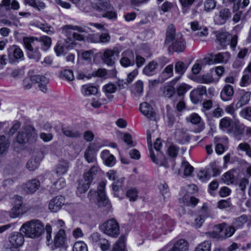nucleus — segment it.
Returning a JSON list of instances; mask_svg holds the SVG:
<instances>
[{"label":"nucleus","instance_id":"5","mask_svg":"<svg viewBox=\"0 0 251 251\" xmlns=\"http://www.w3.org/2000/svg\"><path fill=\"white\" fill-rule=\"evenodd\" d=\"M105 182H100L98 186V192L91 190L88 194V197L90 200H94L99 206H107V208H110L111 205L105 193Z\"/></svg>","mask_w":251,"mask_h":251},{"label":"nucleus","instance_id":"62","mask_svg":"<svg viewBox=\"0 0 251 251\" xmlns=\"http://www.w3.org/2000/svg\"><path fill=\"white\" fill-rule=\"evenodd\" d=\"M238 150L245 151L246 154L251 157V148L248 143H241L239 144Z\"/></svg>","mask_w":251,"mask_h":251},{"label":"nucleus","instance_id":"40","mask_svg":"<svg viewBox=\"0 0 251 251\" xmlns=\"http://www.w3.org/2000/svg\"><path fill=\"white\" fill-rule=\"evenodd\" d=\"M235 174H236L235 170L229 171L223 176L222 180L227 184H232L234 181Z\"/></svg>","mask_w":251,"mask_h":251},{"label":"nucleus","instance_id":"38","mask_svg":"<svg viewBox=\"0 0 251 251\" xmlns=\"http://www.w3.org/2000/svg\"><path fill=\"white\" fill-rule=\"evenodd\" d=\"M211 169H204L201 170L199 171L198 173V176L199 179L202 182L207 181L209 180L211 176H215V175L214 174H211Z\"/></svg>","mask_w":251,"mask_h":251},{"label":"nucleus","instance_id":"45","mask_svg":"<svg viewBox=\"0 0 251 251\" xmlns=\"http://www.w3.org/2000/svg\"><path fill=\"white\" fill-rule=\"evenodd\" d=\"M54 50L57 56H60L67 53L68 50L66 46L61 42H58L54 48Z\"/></svg>","mask_w":251,"mask_h":251},{"label":"nucleus","instance_id":"49","mask_svg":"<svg viewBox=\"0 0 251 251\" xmlns=\"http://www.w3.org/2000/svg\"><path fill=\"white\" fill-rule=\"evenodd\" d=\"M42 45V49L44 50H47L51 46V39L47 36H42L39 41Z\"/></svg>","mask_w":251,"mask_h":251},{"label":"nucleus","instance_id":"39","mask_svg":"<svg viewBox=\"0 0 251 251\" xmlns=\"http://www.w3.org/2000/svg\"><path fill=\"white\" fill-rule=\"evenodd\" d=\"M194 168L190 163L185 161L183 160L181 166V170L183 171V175L185 176H190L194 172Z\"/></svg>","mask_w":251,"mask_h":251},{"label":"nucleus","instance_id":"16","mask_svg":"<svg viewBox=\"0 0 251 251\" xmlns=\"http://www.w3.org/2000/svg\"><path fill=\"white\" fill-rule=\"evenodd\" d=\"M231 15V13L228 9L222 8L218 13H215L214 22L217 25H223L230 18Z\"/></svg>","mask_w":251,"mask_h":251},{"label":"nucleus","instance_id":"11","mask_svg":"<svg viewBox=\"0 0 251 251\" xmlns=\"http://www.w3.org/2000/svg\"><path fill=\"white\" fill-rule=\"evenodd\" d=\"M106 176L109 180L113 181L111 187L114 191H118L122 188L124 178L119 177L117 171L110 170L106 173Z\"/></svg>","mask_w":251,"mask_h":251},{"label":"nucleus","instance_id":"24","mask_svg":"<svg viewBox=\"0 0 251 251\" xmlns=\"http://www.w3.org/2000/svg\"><path fill=\"white\" fill-rule=\"evenodd\" d=\"M101 158L104 163V164L109 167H112L116 163L115 157L111 154L109 151L103 150L101 151Z\"/></svg>","mask_w":251,"mask_h":251},{"label":"nucleus","instance_id":"43","mask_svg":"<svg viewBox=\"0 0 251 251\" xmlns=\"http://www.w3.org/2000/svg\"><path fill=\"white\" fill-rule=\"evenodd\" d=\"M194 251H211V243L209 241H204L195 247Z\"/></svg>","mask_w":251,"mask_h":251},{"label":"nucleus","instance_id":"44","mask_svg":"<svg viewBox=\"0 0 251 251\" xmlns=\"http://www.w3.org/2000/svg\"><path fill=\"white\" fill-rule=\"evenodd\" d=\"M9 141L5 136H0V154L7 151Z\"/></svg>","mask_w":251,"mask_h":251},{"label":"nucleus","instance_id":"22","mask_svg":"<svg viewBox=\"0 0 251 251\" xmlns=\"http://www.w3.org/2000/svg\"><path fill=\"white\" fill-rule=\"evenodd\" d=\"M191 29L195 32L197 36L202 37L208 35V29L206 26L201 25L197 21L191 22L189 23Z\"/></svg>","mask_w":251,"mask_h":251},{"label":"nucleus","instance_id":"32","mask_svg":"<svg viewBox=\"0 0 251 251\" xmlns=\"http://www.w3.org/2000/svg\"><path fill=\"white\" fill-rule=\"evenodd\" d=\"M69 168L68 162L65 160H61L56 165L55 172L58 176L64 175L67 173Z\"/></svg>","mask_w":251,"mask_h":251},{"label":"nucleus","instance_id":"41","mask_svg":"<svg viewBox=\"0 0 251 251\" xmlns=\"http://www.w3.org/2000/svg\"><path fill=\"white\" fill-rule=\"evenodd\" d=\"M157 63L155 61L151 62L143 69V73L147 75H152L155 73L157 67Z\"/></svg>","mask_w":251,"mask_h":251},{"label":"nucleus","instance_id":"58","mask_svg":"<svg viewBox=\"0 0 251 251\" xmlns=\"http://www.w3.org/2000/svg\"><path fill=\"white\" fill-rule=\"evenodd\" d=\"M247 217L245 215L237 218L233 222V226L237 228H241L247 222Z\"/></svg>","mask_w":251,"mask_h":251},{"label":"nucleus","instance_id":"59","mask_svg":"<svg viewBox=\"0 0 251 251\" xmlns=\"http://www.w3.org/2000/svg\"><path fill=\"white\" fill-rule=\"evenodd\" d=\"M61 77L68 81H72L74 79V75L72 71L70 70H64L61 72Z\"/></svg>","mask_w":251,"mask_h":251},{"label":"nucleus","instance_id":"19","mask_svg":"<svg viewBox=\"0 0 251 251\" xmlns=\"http://www.w3.org/2000/svg\"><path fill=\"white\" fill-rule=\"evenodd\" d=\"M24 236V235L21 232H13L8 239L9 245L19 248L21 247L25 242Z\"/></svg>","mask_w":251,"mask_h":251},{"label":"nucleus","instance_id":"6","mask_svg":"<svg viewBox=\"0 0 251 251\" xmlns=\"http://www.w3.org/2000/svg\"><path fill=\"white\" fill-rule=\"evenodd\" d=\"M93 8L98 11L104 12L102 15L103 18L110 20H116L117 19V14L110 5L109 0H97Z\"/></svg>","mask_w":251,"mask_h":251},{"label":"nucleus","instance_id":"47","mask_svg":"<svg viewBox=\"0 0 251 251\" xmlns=\"http://www.w3.org/2000/svg\"><path fill=\"white\" fill-rule=\"evenodd\" d=\"M40 162L39 158H31L27 162L26 168L29 171H34L39 167Z\"/></svg>","mask_w":251,"mask_h":251},{"label":"nucleus","instance_id":"60","mask_svg":"<svg viewBox=\"0 0 251 251\" xmlns=\"http://www.w3.org/2000/svg\"><path fill=\"white\" fill-rule=\"evenodd\" d=\"M187 67L184 63L181 61H178L175 65V71L176 73L182 75L185 72Z\"/></svg>","mask_w":251,"mask_h":251},{"label":"nucleus","instance_id":"27","mask_svg":"<svg viewBox=\"0 0 251 251\" xmlns=\"http://www.w3.org/2000/svg\"><path fill=\"white\" fill-rule=\"evenodd\" d=\"M234 94L233 88L230 85H226L222 90L220 97L223 101L230 100Z\"/></svg>","mask_w":251,"mask_h":251},{"label":"nucleus","instance_id":"42","mask_svg":"<svg viewBox=\"0 0 251 251\" xmlns=\"http://www.w3.org/2000/svg\"><path fill=\"white\" fill-rule=\"evenodd\" d=\"M25 2L39 11L46 7L45 3L39 0H25Z\"/></svg>","mask_w":251,"mask_h":251},{"label":"nucleus","instance_id":"33","mask_svg":"<svg viewBox=\"0 0 251 251\" xmlns=\"http://www.w3.org/2000/svg\"><path fill=\"white\" fill-rule=\"evenodd\" d=\"M66 241L65 232L64 229H60L55 234L54 238V244L56 247L63 246Z\"/></svg>","mask_w":251,"mask_h":251},{"label":"nucleus","instance_id":"55","mask_svg":"<svg viewBox=\"0 0 251 251\" xmlns=\"http://www.w3.org/2000/svg\"><path fill=\"white\" fill-rule=\"evenodd\" d=\"M126 196L130 201H135L138 198V191L136 188H131L127 191Z\"/></svg>","mask_w":251,"mask_h":251},{"label":"nucleus","instance_id":"64","mask_svg":"<svg viewBox=\"0 0 251 251\" xmlns=\"http://www.w3.org/2000/svg\"><path fill=\"white\" fill-rule=\"evenodd\" d=\"M240 115L248 120H251V107H246L241 110Z\"/></svg>","mask_w":251,"mask_h":251},{"label":"nucleus","instance_id":"1","mask_svg":"<svg viewBox=\"0 0 251 251\" xmlns=\"http://www.w3.org/2000/svg\"><path fill=\"white\" fill-rule=\"evenodd\" d=\"M20 231L26 238L36 239L44 234V224L39 220H31L24 223L21 226Z\"/></svg>","mask_w":251,"mask_h":251},{"label":"nucleus","instance_id":"25","mask_svg":"<svg viewBox=\"0 0 251 251\" xmlns=\"http://www.w3.org/2000/svg\"><path fill=\"white\" fill-rule=\"evenodd\" d=\"M189 78L199 83L209 84L215 81L211 73H206L198 76L191 75Z\"/></svg>","mask_w":251,"mask_h":251},{"label":"nucleus","instance_id":"2","mask_svg":"<svg viewBox=\"0 0 251 251\" xmlns=\"http://www.w3.org/2000/svg\"><path fill=\"white\" fill-rule=\"evenodd\" d=\"M165 44L170 50L176 52H182L186 48V42L182 35L176 33L173 26L169 27L167 31Z\"/></svg>","mask_w":251,"mask_h":251},{"label":"nucleus","instance_id":"61","mask_svg":"<svg viewBox=\"0 0 251 251\" xmlns=\"http://www.w3.org/2000/svg\"><path fill=\"white\" fill-rule=\"evenodd\" d=\"M216 3L214 0H205L204 2V9L207 12L213 10L216 7Z\"/></svg>","mask_w":251,"mask_h":251},{"label":"nucleus","instance_id":"37","mask_svg":"<svg viewBox=\"0 0 251 251\" xmlns=\"http://www.w3.org/2000/svg\"><path fill=\"white\" fill-rule=\"evenodd\" d=\"M37 42H38V39L33 37H24L23 39L24 45L27 49V51L33 50L35 43Z\"/></svg>","mask_w":251,"mask_h":251},{"label":"nucleus","instance_id":"52","mask_svg":"<svg viewBox=\"0 0 251 251\" xmlns=\"http://www.w3.org/2000/svg\"><path fill=\"white\" fill-rule=\"evenodd\" d=\"M78 56L86 61H91L95 56L92 50H87L78 53Z\"/></svg>","mask_w":251,"mask_h":251},{"label":"nucleus","instance_id":"15","mask_svg":"<svg viewBox=\"0 0 251 251\" xmlns=\"http://www.w3.org/2000/svg\"><path fill=\"white\" fill-rule=\"evenodd\" d=\"M235 231L233 226H227L225 224L218 225L215 227V232L221 238H227L232 236Z\"/></svg>","mask_w":251,"mask_h":251},{"label":"nucleus","instance_id":"12","mask_svg":"<svg viewBox=\"0 0 251 251\" xmlns=\"http://www.w3.org/2000/svg\"><path fill=\"white\" fill-rule=\"evenodd\" d=\"M173 251H188L189 245L187 240L183 238H175L167 245Z\"/></svg>","mask_w":251,"mask_h":251},{"label":"nucleus","instance_id":"13","mask_svg":"<svg viewBox=\"0 0 251 251\" xmlns=\"http://www.w3.org/2000/svg\"><path fill=\"white\" fill-rule=\"evenodd\" d=\"M31 80H36V82L38 83L39 87L43 92L47 91V84L49 81L48 79L44 76L33 75L30 77L25 78L24 80V85L26 89L31 88V84H26V81Z\"/></svg>","mask_w":251,"mask_h":251},{"label":"nucleus","instance_id":"51","mask_svg":"<svg viewBox=\"0 0 251 251\" xmlns=\"http://www.w3.org/2000/svg\"><path fill=\"white\" fill-rule=\"evenodd\" d=\"M174 81L170 84L167 85L163 88V93L166 97L170 98L175 93V88L173 86Z\"/></svg>","mask_w":251,"mask_h":251},{"label":"nucleus","instance_id":"26","mask_svg":"<svg viewBox=\"0 0 251 251\" xmlns=\"http://www.w3.org/2000/svg\"><path fill=\"white\" fill-rule=\"evenodd\" d=\"M210 60L209 57L197 60L192 67L191 71L194 75L198 74L202 68L206 65H210Z\"/></svg>","mask_w":251,"mask_h":251},{"label":"nucleus","instance_id":"10","mask_svg":"<svg viewBox=\"0 0 251 251\" xmlns=\"http://www.w3.org/2000/svg\"><path fill=\"white\" fill-rule=\"evenodd\" d=\"M119 53V51L117 49H107L103 51L101 58L107 66L113 67L117 61L115 56H118Z\"/></svg>","mask_w":251,"mask_h":251},{"label":"nucleus","instance_id":"46","mask_svg":"<svg viewBox=\"0 0 251 251\" xmlns=\"http://www.w3.org/2000/svg\"><path fill=\"white\" fill-rule=\"evenodd\" d=\"M102 238L99 233L94 232L88 237V240L93 246H97Z\"/></svg>","mask_w":251,"mask_h":251},{"label":"nucleus","instance_id":"53","mask_svg":"<svg viewBox=\"0 0 251 251\" xmlns=\"http://www.w3.org/2000/svg\"><path fill=\"white\" fill-rule=\"evenodd\" d=\"M111 251H126L125 239L121 238L118 240L114 244Z\"/></svg>","mask_w":251,"mask_h":251},{"label":"nucleus","instance_id":"14","mask_svg":"<svg viewBox=\"0 0 251 251\" xmlns=\"http://www.w3.org/2000/svg\"><path fill=\"white\" fill-rule=\"evenodd\" d=\"M121 56L120 63L122 67L127 68L134 65V55L132 50H125L122 53Z\"/></svg>","mask_w":251,"mask_h":251},{"label":"nucleus","instance_id":"29","mask_svg":"<svg viewBox=\"0 0 251 251\" xmlns=\"http://www.w3.org/2000/svg\"><path fill=\"white\" fill-rule=\"evenodd\" d=\"M26 212V207L24 205H14L9 212V216L13 219L24 215Z\"/></svg>","mask_w":251,"mask_h":251},{"label":"nucleus","instance_id":"31","mask_svg":"<svg viewBox=\"0 0 251 251\" xmlns=\"http://www.w3.org/2000/svg\"><path fill=\"white\" fill-rule=\"evenodd\" d=\"M140 112L147 117L153 119L154 118V113L153 108L147 102L142 103L140 105Z\"/></svg>","mask_w":251,"mask_h":251},{"label":"nucleus","instance_id":"56","mask_svg":"<svg viewBox=\"0 0 251 251\" xmlns=\"http://www.w3.org/2000/svg\"><path fill=\"white\" fill-rule=\"evenodd\" d=\"M183 202L187 205H196L198 202V200L196 198L192 197L189 195H186L183 198Z\"/></svg>","mask_w":251,"mask_h":251},{"label":"nucleus","instance_id":"50","mask_svg":"<svg viewBox=\"0 0 251 251\" xmlns=\"http://www.w3.org/2000/svg\"><path fill=\"white\" fill-rule=\"evenodd\" d=\"M63 133L66 136L71 138H76L80 135V133L78 130L71 128H66L63 129Z\"/></svg>","mask_w":251,"mask_h":251},{"label":"nucleus","instance_id":"23","mask_svg":"<svg viewBox=\"0 0 251 251\" xmlns=\"http://www.w3.org/2000/svg\"><path fill=\"white\" fill-rule=\"evenodd\" d=\"M210 60V65L218 63H226L230 58V54L228 52L219 53L208 57Z\"/></svg>","mask_w":251,"mask_h":251},{"label":"nucleus","instance_id":"28","mask_svg":"<svg viewBox=\"0 0 251 251\" xmlns=\"http://www.w3.org/2000/svg\"><path fill=\"white\" fill-rule=\"evenodd\" d=\"M251 83V62L245 69L240 82V86L246 87Z\"/></svg>","mask_w":251,"mask_h":251},{"label":"nucleus","instance_id":"34","mask_svg":"<svg viewBox=\"0 0 251 251\" xmlns=\"http://www.w3.org/2000/svg\"><path fill=\"white\" fill-rule=\"evenodd\" d=\"M217 40L222 47H224L229 43L230 35L226 32H218L216 34Z\"/></svg>","mask_w":251,"mask_h":251},{"label":"nucleus","instance_id":"36","mask_svg":"<svg viewBox=\"0 0 251 251\" xmlns=\"http://www.w3.org/2000/svg\"><path fill=\"white\" fill-rule=\"evenodd\" d=\"M98 89L97 86L91 84H86L82 86L81 88V93L85 96H89L96 94Z\"/></svg>","mask_w":251,"mask_h":251},{"label":"nucleus","instance_id":"3","mask_svg":"<svg viewBox=\"0 0 251 251\" xmlns=\"http://www.w3.org/2000/svg\"><path fill=\"white\" fill-rule=\"evenodd\" d=\"M95 28L101 31L105 30V28L101 24L93 23L88 24V26L66 25L64 27V29L73 30L72 34L74 38L78 41L84 40L87 38V33L90 31L95 32Z\"/></svg>","mask_w":251,"mask_h":251},{"label":"nucleus","instance_id":"57","mask_svg":"<svg viewBox=\"0 0 251 251\" xmlns=\"http://www.w3.org/2000/svg\"><path fill=\"white\" fill-rule=\"evenodd\" d=\"M34 24L36 26L47 33L52 34L54 32L53 28L51 26H48L43 23L35 22Z\"/></svg>","mask_w":251,"mask_h":251},{"label":"nucleus","instance_id":"21","mask_svg":"<svg viewBox=\"0 0 251 251\" xmlns=\"http://www.w3.org/2000/svg\"><path fill=\"white\" fill-rule=\"evenodd\" d=\"M8 56L9 59L23 60L24 55L22 50L17 46H11L7 49Z\"/></svg>","mask_w":251,"mask_h":251},{"label":"nucleus","instance_id":"18","mask_svg":"<svg viewBox=\"0 0 251 251\" xmlns=\"http://www.w3.org/2000/svg\"><path fill=\"white\" fill-rule=\"evenodd\" d=\"M101 147L102 146H99L98 144H89L84 153V157L87 162L92 163L95 161L96 150H99Z\"/></svg>","mask_w":251,"mask_h":251},{"label":"nucleus","instance_id":"35","mask_svg":"<svg viewBox=\"0 0 251 251\" xmlns=\"http://www.w3.org/2000/svg\"><path fill=\"white\" fill-rule=\"evenodd\" d=\"M102 91L108 99L111 100L113 96L111 94L114 93L117 90L116 85L112 83H108L105 84L102 88Z\"/></svg>","mask_w":251,"mask_h":251},{"label":"nucleus","instance_id":"8","mask_svg":"<svg viewBox=\"0 0 251 251\" xmlns=\"http://www.w3.org/2000/svg\"><path fill=\"white\" fill-rule=\"evenodd\" d=\"M100 229L105 234L116 237L120 233L119 226L117 221L113 219H109L100 226Z\"/></svg>","mask_w":251,"mask_h":251},{"label":"nucleus","instance_id":"63","mask_svg":"<svg viewBox=\"0 0 251 251\" xmlns=\"http://www.w3.org/2000/svg\"><path fill=\"white\" fill-rule=\"evenodd\" d=\"M27 55L29 58L34 59L37 61H39L41 57V54L38 50L36 49L27 51Z\"/></svg>","mask_w":251,"mask_h":251},{"label":"nucleus","instance_id":"4","mask_svg":"<svg viewBox=\"0 0 251 251\" xmlns=\"http://www.w3.org/2000/svg\"><path fill=\"white\" fill-rule=\"evenodd\" d=\"M220 128L226 133L239 135L243 132L244 125L235 118L231 120L228 117H224L220 121Z\"/></svg>","mask_w":251,"mask_h":251},{"label":"nucleus","instance_id":"48","mask_svg":"<svg viewBox=\"0 0 251 251\" xmlns=\"http://www.w3.org/2000/svg\"><path fill=\"white\" fill-rule=\"evenodd\" d=\"M73 251H88V246L84 242L78 241L74 243Z\"/></svg>","mask_w":251,"mask_h":251},{"label":"nucleus","instance_id":"30","mask_svg":"<svg viewBox=\"0 0 251 251\" xmlns=\"http://www.w3.org/2000/svg\"><path fill=\"white\" fill-rule=\"evenodd\" d=\"M40 182L36 179L28 181L24 186V190L28 193H33L39 188Z\"/></svg>","mask_w":251,"mask_h":251},{"label":"nucleus","instance_id":"7","mask_svg":"<svg viewBox=\"0 0 251 251\" xmlns=\"http://www.w3.org/2000/svg\"><path fill=\"white\" fill-rule=\"evenodd\" d=\"M98 170L97 166H94L88 171L84 173V180H82L79 181L77 188V195H81L87 191L94 176L98 173Z\"/></svg>","mask_w":251,"mask_h":251},{"label":"nucleus","instance_id":"17","mask_svg":"<svg viewBox=\"0 0 251 251\" xmlns=\"http://www.w3.org/2000/svg\"><path fill=\"white\" fill-rule=\"evenodd\" d=\"M206 94V87L199 86L191 92L190 94L191 100L193 103L197 104L201 100L203 96Z\"/></svg>","mask_w":251,"mask_h":251},{"label":"nucleus","instance_id":"54","mask_svg":"<svg viewBox=\"0 0 251 251\" xmlns=\"http://www.w3.org/2000/svg\"><path fill=\"white\" fill-rule=\"evenodd\" d=\"M251 96V92H244L242 94L238 104L240 106H242L247 104L250 100Z\"/></svg>","mask_w":251,"mask_h":251},{"label":"nucleus","instance_id":"20","mask_svg":"<svg viewBox=\"0 0 251 251\" xmlns=\"http://www.w3.org/2000/svg\"><path fill=\"white\" fill-rule=\"evenodd\" d=\"M65 202V198L60 196L52 199L49 202V209L52 212H56L61 208Z\"/></svg>","mask_w":251,"mask_h":251},{"label":"nucleus","instance_id":"9","mask_svg":"<svg viewBox=\"0 0 251 251\" xmlns=\"http://www.w3.org/2000/svg\"><path fill=\"white\" fill-rule=\"evenodd\" d=\"M36 137V133L34 128L31 126H28L25 131H21L19 132L16 142L19 144H25L29 141L34 140Z\"/></svg>","mask_w":251,"mask_h":251}]
</instances>
